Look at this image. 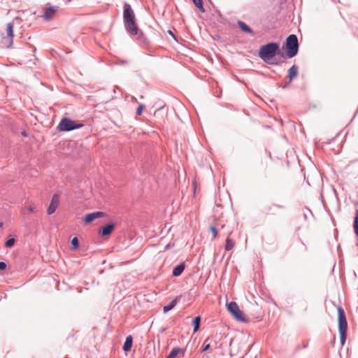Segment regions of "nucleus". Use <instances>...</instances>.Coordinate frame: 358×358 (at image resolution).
<instances>
[{
  "label": "nucleus",
  "mask_w": 358,
  "mask_h": 358,
  "mask_svg": "<svg viewBox=\"0 0 358 358\" xmlns=\"http://www.w3.org/2000/svg\"><path fill=\"white\" fill-rule=\"evenodd\" d=\"M338 331L340 334L341 344L343 345L346 341L348 322L344 310L338 307Z\"/></svg>",
  "instance_id": "obj_2"
},
{
  "label": "nucleus",
  "mask_w": 358,
  "mask_h": 358,
  "mask_svg": "<svg viewBox=\"0 0 358 358\" xmlns=\"http://www.w3.org/2000/svg\"><path fill=\"white\" fill-rule=\"evenodd\" d=\"M22 134L23 136H26L25 131H23Z\"/></svg>",
  "instance_id": "obj_33"
},
{
  "label": "nucleus",
  "mask_w": 358,
  "mask_h": 358,
  "mask_svg": "<svg viewBox=\"0 0 358 358\" xmlns=\"http://www.w3.org/2000/svg\"><path fill=\"white\" fill-rule=\"evenodd\" d=\"M227 310L229 313L232 314V315L238 320L241 322L245 321L243 317V313L240 310L238 304L236 302H230L227 303Z\"/></svg>",
  "instance_id": "obj_7"
},
{
  "label": "nucleus",
  "mask_w": 358,
  "mask_h": 358,
  "mask_svg": "<svg viewBox=\"0 0 358 358\" xmlns=\"http://www.w3.org/2000/svg\"><path fill=\"white\" fill-rule=\"evenodd\" d=\"M71 245H72V248L73 249H76V248H78V246H79V241H78V239L76 237H74L71 240Z\"/></svg>",
  "instance_id": "obj_25"
},
{
  "label": "nucleus",
  "mask_w": 358,
  "mask_h": 358,
  "mask_svg": "<svg viewBox=\"0 0 358 358\" xmlns=\"http://www.w3.org/2000/svg\"><path fill=\"white\" fill-rule=\"evenodd\" d=\"M213 336H208L207 338H206V340L204 341L203 348L201 350L202 352L207 351L210 349V345H211V341L213 340Z\"/></svg>",
  "instance_id": "obj_19"
},
{
  "label": "nucleus",
  "mask_w": 358,
  "mask_h": 358,
  "mask_svg": "<svg viewBox=\"0 0 358 358\" xmlns=\"http://www.w3.org/2000/svg\"><path fill=\"white\" fill-rule=\"evenodd\" d=\"M169 34H170L171 35H172V36H173V38H175V36L173 35V32H172L171 31H169Z\"/></svg>",
  "instance_id": "obj_30"
},
{
  "label": "nucleus",
  "mask_w": 358,
  "mask_h": 358,
  "mask_svg": "<svg viewBox=\"0 0 358 358\" xmlns=\"http://www.w3.org/2000/svg\"><path fill=\"white\" fill-rule=\"evenodd\" d=\"M200 323H201V317L200 316H197L194 318V320L192 321V324L194 326V332H196L199 329Z\"/></svg>",
  "instance_id": "obj_20"
},
{
  "label": "nucleus",
  "mask_w": 358,
  "mask_h": 358,
  "mask_svg": "<svg viewBox=\"0 0 358 358\" xmlns=\"http://www.w3.org/2000/svg\"><path fill=\"white\" fill-rule=\"evenodd\" d=\"M237 24L240 29H241L243 32L254 35V31L244 22L238 20Z\"/></svg>",
  "instance_id": "obj_14"
},
{
  "label": "nucleus",
  "mask_w": 358,
  "mask_h": 358,
  "mask_svg": "<svg viewBox=\"0 0 358 358\" xmlns=\"http://www.w3.org/2000/svg\"><path fill=\"white\" fill-rule=\"evenodd\" d=\"M27 209H28V210H29V212H33V211H34V207H33L32 206H29L27 208Z\"/></svg>",
  "instance_id": "obj_29"
},
{
  "label": "nucleus",
  "mask_w": 358,
  "mask_h": 358,
  "mask_svg": "<svg viewBox=\"0 0 358 358\" xmlns=\"http://www.w3.org/2000/svg\"><path fill=\"white\" fill-rule=\"evenodd\" d=\"M280 53V46L278 43L271 42L260 47L259 57L266 64L270 65L279 64V60L275 56Z\"/></svg>",
  "instance_id": "obj_1"
},
{
  "label": "nucleus",
  "mask_w": 358,
  "mask_h": 358,
  "mask_svg": "<svg viewBox=\"0 0 358 358\" xmlns=\"http://www.w3.org/2000/svg\"><path fill=\"white\" fill-rule=\"evenodd\" d=\"M64 358H68V357H64Z\"/></svg>",
  "instance_id": "obj_35"
},
{
  "label": "nucleus",
  "mask_w": 358,
  "mask_h": 358,
  "mask_svg": "<svg viewBox=\"0 0 358 358\" xmlns=\"http://www.w3.org/2000/svg\"><path fill=\"white\" fill-rule=\"evenodd\" d=\"M83 126V124L81 123H78L69 118L64 117L60 121L58 125V129L62 131H70L73 129L81 128Z\"/></svg>",
  "instance_id": "obj_5"
},
{
  "label": "nucleus",
  "mask_w": 358,
  "mask_h": 358,
  "mask_svg": "<svg viewBox=\"0 0 358 358\" xmlns=\"http://www.w3.org/2000/svg\"><path fill=\"white\" fill-rule=\"evenodd\" d=\"M275 206L278 207V208H282V206H280V205H275Z\"/></svg>",
  "instance_id": "obj_31"
},
{
  "label": "nucleus",
  "mask_w": 358,
  "mask_h": 358,
  "mask_svg": "<svg viewBox=\"0 0 358 358\" xmlns=\"http://www.w3.org/2000/svg\"><path fill=\"white\" fill-rule=\"evenodd\" d=\"M180 300V297H176L171 303H169L168 305L164 306L163 311L164 313H166L169 310H172L178 303V302Z\"/></svg>",
  "instance_id": "obj_15"
},
{
  "label": "nucleus",
  "mask_w": 358,
  "mask_h": 358,
  "mask_svg": "<svg viewBox=\"0 0 358 358\" xmlns=\"http://www.w3.org/2000/svg\"><path fill=\"white\" fill-rule=\"evenodd\" d=\"M124 26L127 32L131 36H137L138 39L144 43H148L143 33L138 29L136 19L124 22Z\"/></svg>",
  "instance_id": "obj_3"
},
{
  "label": "nucleus",
  "mask_w": 358,
  "mask_h": 358,
  "mask_svg": "<svg viewBox=\"0 0 358 358\" xmlns=\"http://www.w3.org/2000/svg\"><path fill=\"white\" fill-rule=\"evenodd\" d=\"M15 243V239L14 238H8L5 243V247L6 248H12Z\"/></svg>",
  "instance_id": "obj_24"
},
{
  "label": "nucleus",
  "mask_w": 358,
  "mask_h": 358,
  "mask_svg": "<svg viewBox=\"0 0 358 358\" xmlns=\"http://www.w3.org/2000/svg\"><path fill=\"white\" fill-rule=\"evenodd\" d=\"M180 352V348H174L166 358H174Z\"/></svg>",
  "instance_id": "obj_22"
},
{
  "label": "nucleus",
  "mask_w": 358,
  "mask_h": 358,
  "mask_svg": "<svg viewBox=\"0 0 358 358\" xmlns=\"http://www.w3.org/2000/svg\"><path fill=\"white\" fill-rule=\"evenodd\" d=\"M2 227H3V223L0 222V228H1Z\"/></svg>",
  "instance_id": "obj_32"
},
{
  "label": "nucleus",
  "mask_w": 358,
  "mask_h": 358,
  "mask_svg": "<svg viewBox=\"0 0 358 358\" xmlns=\"http://www.w3.org/2000/svg\"><path fill=\"white\" fill-rule=\"evenodd\" d=\"M6 268V264L3 262H0V270H4Z\"/></svg>",
  "instance_id": "obj_28"
},
{
  "label": "nucleus",
  "mask_w": 358,
  "mask_h": 358,
  "mask_svg": "<svg viewBox=\"0 0 358 358\" xmlns=\"http://www.w3.org/2000/svg\"><path fill=\"white\" fill-rule=\"evenodd\" d=\"M185 266L183 263L177 265L173 270V275L175 277H178L182 274L184 271Z\"/></svg>",
  "instance_id": "obj_16"
},
{
  "label": "nucleus",
  "mask_w": 358,
  "mask_h": 358,
  "mask_svg": "<svg viewBox=\"0 0 358 358\" xmlns=\"http://www.w3.org/2000/svg\"><path fill=\"white\" fill-rule=\"evenodd\" d=\"M59 205V199L57 195H54L51 199L50 203L48 206L47 213L48 215H52L54 213L57 208Z\"/></svg>",
  "instance_id": "obj_11"
},
{
  "label": "nucleus",
  "mask_w": 358,
  "mask_h": 358,
  "mask_svg": "<svg viewBox=\"0 0 358 358\" xmlns=\"http://www.w3.org/2000/svg\"><path fill=\"white\" fill-rule=\"evenodd\" d=\"M115 228V224L113 223H109L106 226L103 227L99 229V233L102 236H108L113 231Z\"/></svg>",
  "instance_id": "obj_12"
},
{
  "label": "nucleus",
  "mask_w": 358,
  "mask_h": 358,
  "mask_svg": "<svg viewBox=\"0 0 358 358\" xmlns=\"http://www.w3.org/2000/svg\"><path fill=\"white\" fill-rule=\"evenodd\" d=\"M135 19L136 15L131 5L128 3H124L123 5V22Z\"/></svg>",
  "instance_id": "obj_8"
},
{
  "label": "nucleus",
  "mask_w": 358,
  "mask_h": 358,
  "mask_svg": "<svg viewBox=\"0 0 358 358\" xmlns=\"http://www.w3.org/2000/svg\"><path fill=\"white\" fill-rule=\"evenodd\" d=\"M58 7L56 6H50L45 8L44 13L42 17L47 21L52 20V16L57 10Z\"/></svg>",
  "instance_id": "obj_9"
},
{
  "label": "nucleus",
  "mask_w": 358,
  "mask_h": 358,
  "mask_svg": "<svg viewBox=\"0 0 358 358\" xmlns=\"http://www.w3.org/2000/svg\"><path fill=\"white\" fill-rule=\"evenodd\" d=\"M6 32L7 36H3L1 39V45L5 48L11 47L13 43V24L12 22H9L6 26Z\"/></svg>",
  "instance_id": "obj_6"
},
{
  "label": "nucleus",
  "mask_w": 358,
  "mask_h": 358,
  "mask_svg": "<svg viewBox=\"0 0 358 358\" xmlns=\"http://www.w3.org/2000/svg\"><path fill=\"white\" fill-rule=\"evenodd\" d=\"M353 227L355 229V233L358 236V209L356 210Z\"/></svg>",
  "instance_id": "obj_23"
},
{
  "label": "nucleus",
  "mask_w": 358,
  "mask_h": 358,
  "mask_svg": "<svg viewBox=\"0 0 358 358\" xmlns=\"http://www.w3.org/2000/svg\"><path fill=\"white\" fill-rule=\"evenodd\" d=\"M285 50L288 58H292L297 55L299 51V41L295 34H290L287 38Z\"/></svg>",
  "instance_id": "obj_4"
},
{
  "label": "nucleus",
  "mask_w": 358,
  "mask_h": 358,
  "mask_svg": "<svg viewBox=\"0 0 358 358\" xmlns=\"http://www.w3.org/2000/svg\"><path fill=\"white\" fill-rule=\"evenodd\" d=\"M299 68L296 65H293L289 70L287 73V78L289 82H292L298 75Z\"/></svg>",
  "instance_id": "obj_13"
},
{
  "label": "nucleus",
  "mask_w": 358,
  "mask_h": 358,
  "mask_svg": "<svg viewBox=\"0 0 358 358\" xmlns=\"http://www.w3.org/2000/svg\"><path fill=\"white\" fill-rule=\"evenodd\" d=\"M210 230L211 231V232L213 234V238L216 237V236L217 234V230L216 227L214 226H210Z\"/></svg>",
  "instance_id": "obj_27"
},
{
  "label": "nucleus",
  "mask_w": 358,
  "mask_h": 358,
  "mask_svg": "<svg viewBox=\"0 0 358 358\" xmlns=\"http://www.w3.org/2000/svg\"><path fill=\"white\" fill-rule=\"evenodd\" d=\"M105 215L106 213L102 211L93 212L92 213L87 214L84 217V221L87 223H89L96 218L103 217Z\"/></svg>",
  "instance_id": "obj_10"
},
{
  "label": "nucleus",
  "mask_w": 358,
  "mask_h": 358,
  "mask_svg": "<svg viewBox=\"0 0 358 358\" xmlns=\"http://www.w3.org/2000/svg\"><path fill=\"white\" fill-rule=\"evenodd\" d=\"M192 2L194 3V6L201 12L205 13V8L203 5V1L202 0H192Z\"/></svg>",
  "instance_id": "obj_21"
},
{
  "label": "nucleus",
  "mask_w": 358,
  "mask_h": 358,
  "mask_svg": "<svg viewBox=\"0 0 358 358\" xmlns=\"http://www.w3.org/2000/svg\"><path fill=\"white\" fill-rule=\"evenodd\" d=\"M209 1H210V0H208Z\"/></svg>",
  "instance_id": "obj_34"
},
{
  "label": "nucleus",
  "mask_w": 358,
  "mask_h": 358,
  "mask_svg": "<svg viewBox=\"0 0 358 358\" xmlns=\"http://www.w3.org/2000/svg\"><path fill=\"white\" fill-rule=\"evenodd\" d=\"M133 343V338L131 336H128L124 341V345H123V350L125 352H128L131 350V346Z\"/></svg>",
  "instance_id": "obj_17"
},
{
  "label": "nucleus",
  "mask_w": 358,
  "mask_h": 358,
  "mask_svg": "<svg viewBox=\"0 0 358 358\" xmlns=\"http://www.w3.org/2000/svg\"><path fill=\"white\" fill-rule=\"evenodd\" d=\"M145 108L144 105L142 103H140L136 109V115H141L142 114V112L143 110V108Z\"/></svg>",
  "instance_id": "obj_26"
},
{
  "label": "nucleus",
  "mask_w": 358,
  "mask_h": 358,
  "mask_svg": "<svg viewBox=\"0 0 358 358\" xmlns=\"http://www.w3.org/2000/svg\"><path fill=\"white\" fill-rule=\"evenodd\" d=\"M234 245H235V241L233 239L228 237L225 241V246H224L225 250H227V251L231 250L234 247Z\"/></svg>",
  "instance_id": "obj_18"
}]
</instances>
